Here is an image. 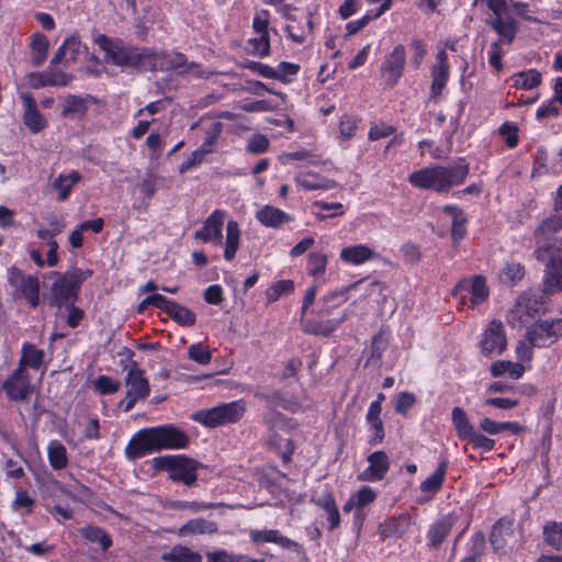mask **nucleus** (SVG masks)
Segmentation results:
<instances>
[{
    "instance_id": "nucleus-1",
    "label": "nucleus",
    "mask_w": 562,
    "mask_h": 562,
    "mask_svg": "<svg viewBox=\"0 0 562 562\" xmlns=\"http://www.w3.org/2000/svg\"><path fill=\"white\" fill-rule=\"evenodd\" d=\"M189 445V437L173 425L143 428L137 431L125 447V457L137 460L161 450L184 449Z\"/></svg>"
},
{
    "instance_id": "nucleus-2",
    "label": "nucleus",
    "mask_w": 562,
    "mask_h": 562,
    "mask_svg": "<svg viewBox=\"0 0 562 562\" xmlns=\"http://www.w3.org/2000/svg\"><path fill=\"white\" fill-rule=\"evenodd\" d=\"M468 176L469 165L464 162L431 165L412 172L408 182L418 189L442 193L462 184Z\"/></svg>"
},
{
    "instance_id": "nucleus-3",
    "label": "nucleus",
    "mask_w": 562,
    "mask_h": 562,
    "mask_svg": "<svg viewBox=\"0 0 562 562\" xmlns=\"http://www.w3.org/2000/svg\"><path fill=\"white\" fill-rule=\"evenodd\" d=\"M546 312V300L542 294L524 292L508 311L506 321L512 327H522Z\"/></svg>"
},
{
    "instance_id": "nucleus-4",
    "label": "nucleus",
    "mask_w": 562,
    "mask_h": 562,
    "mask_svg": "<svg viewBox=\"0 0 562 562\" xmlns=\"http://www.w3.org/2000/svg\"><path fill=\"white\" fill-rule=\"evenodd\" d=\"M94 43L104 52V59L109 64L116 66L145 65V52L139 53L136 49L127 48L121 40L99 34L94 37Z\"/></svg>"
},
{
    "instance_id": "nucleus-5",
    "label": "nucleus",
    "mask_w": 562,
    "mask_h": 562,
    "mask_svg": "<svg viewBox=\"0 0 562 562\" xmlns=\"http://www.w3.org/2000/svg\"><path fill=\"white\" fill-rule=\"evenodd\" d=\"M7 280L12 288V296L23 299L31 307H37L41 302V283L35 274H25L12 266L7 269Z\"/></svg>"
},
{
    "instance_id": "nucleus-6",
    "label": "nucleus",
    "mask_w": 562,
    "mask_h": 562,
    "mask_svg": "<svg viewBox=\"0 0 562 562\" xmlns=\"http://www.w3.org/2000/svg\"><path fill=\"white\" fill-rule=\"evenodd\" d=\"M155 469L169 472L172 481L182 482L190 486L196 481L200 464L183 456H164L153 459Z\"/></svg>"
},
{
    "instance_id": "nucleus-7",
    "label": "nucleus",
    "mask_w": 562,
    "mask_h": 562,
    "mask_svg": "<svg viewBox=\"0 0 562 562\" xmlns=\"http://www.w3.org/2000/svg\"><path fill=\"white\" fill-rule=\"evenodd\" d=\"M526 338L537 348H550L562 338V317L535 321L526 328Z\"/></svg>"
},
{
    "instance_id": "nucleus-8",
    "label": "nucleus",
    "mask_w": 562,
    "mask_h": 562,
    "mask_svg": "<svg viewBox=\"0 0 562 562\" xmlns=\"http://www.w3.org/2000/svg\"><path fill=\"white\" fill-rule=\"evenodd\" d=\"M468 294L470 295V303L473 307L487 300L490 290L485 277L477 274L464 278L460 280L451 291V295L462 303L465 302Z\"/></svg>"
},
{
    "instance_id": "nucleus-9",
    "label": "nucleus",
    "mask_w": 562,
    "mask_h": 562,
    "mask_svg": "<svg viewBox=\"0 0 562 562\" xmlns=\"http://www.w3.org/2000/svg\"><path fill=\"white\" fill-rule=\"evenodd\" d=\"M145 59L150 60L145 61L144 66H149L154 70H173L180 75H198V71L195 70L198 66L193 63L187 64L186 57L180 53H145L144 60Z\"/></svg>"
},
{
    "instance_id": "nucleus-10",
    "label": "nucleus",
    "mask_w": 562,
    "mask_h": 562,
    "mask_svg": "<svg viewBox=\"0 0 562 562\" xmlns=\"http://www.w3.org/2000/svg\"><path fill=\"white\" fill-rule=\"evenodd\" d=\"M507 347V337L502 322L492 321L483 330L480 349L484 357L502 355Z\"/></svg>"
},
{
    "instance_id": "nucleus-11",
    "label": "nucleus",
    "mask_w": 562,
    "mask_h": 562,
    "mask_svg": "<svg viewBox=\"0 0 562 562\" xmlns=\"http://www.w3.org/2000/svg\"><path fill=\"white\" fill-rule=\"evenodd\" d=\"M126 395L120 403L124 412L131 411L135 403L149 395V383L144 372L137 368H131L126 374Z\"/></svg>"
},
{
    "instance_id": "nucleus-12",
    "label": "nucleus",
    "mask_w": 562,
    "mask_h": 562,
    "mask_svg": "<svg viewBox=\"0 0 562 562\" xmlns=\"http://www.w3.org/2000/svg\"><path fill=\"white\" fill-rule=\"evenodd\" d=\"M351 290H363L366 295H371L374 292H381L383 290V285L380 281L376 280H361L344 289L329 292L322 299L324 304V312L329 313L333 308L342 304L347 300V293Z\"/></svg>"
},
{
    "instance_id": "nucleus-13",
    "label": "nucleus",
    "mask_w": 562,
    "mask_h": 562,
    "mask_svg": "<svg viewBox=\"0 0 562 562\" xmlns=\"http://www.w3.org/2000/svg\"><path fill=\"white\" fill-rule=\"evenodd\" d=\"M450 76V66L448 63V55L445 48L438 50L436 61L431 66L430 77V100H437L446 89Z\"/></svg>"
},
{
    "instance_id": "nucleus-14",
    "label": "nucleus",
    "mask_w": 562,
    "mask_h": 562,
    "mask_svg": "<svg viewBox=\"0 0 562 562\" xmlns=\"http://www.w3.org/2000/svg\"><path fill=\"white\" fill-rule=\"evenodd\" d=\"M225 215V211H213L203 223V226L194 233V238L212 245H222Z\"/></svg>"
},
{
    "instance_id": "nucleus-15",
    "label": "nucleus",
    "mask_w": 562,
    "mask_h": 562,
    "mask_svg": "<svg viewBox=\"0 0 562 562\" xmlns=\"http://www.w3.org/2000/svg\"><path fill=\"white\" fill-rule=\"evenodd\" d=\"M72 77L59 69L48 68L41 72H30L25 82L30 88L64 87L70 83Z\"/></svg>"
},
{
    "instance_id": "nucleus-16",
    "label": "nucleus",
    "mask_w": 562,
    "mask_h": 562,
    "mask_svg": "<svg viewBox=\"0 0 562 562\" xmlns=\"http://www.w3.org/2000/svg\"><path fill=\"white\" fill-rule=\"evenodd\" d=\"M406 61V52L403 45H396L385 57L381 66V74L386 82L394 86L403 75Z\"/></svg>"
},
{
    "instance_id": "nucleus-17",
    "label": "nucleus",
    "mask_w": 562,
    "mask_h": 562,
    "mask_svg": "<svg viewBox=\"0 0 562 562\" xmlns=\"http://www.w3.org/2000/svg\"><path fill=\"white\" fill-rule=\"evenodd\" d=\"M3 390L12 401H23L32 392L31 380L26 371L16 368L4 381Z\"/></svg>"
},
{
    "instance_id": "nucleus-18",
    "label": "nucleus",
    "mask_w": 562,
    "mask_h": 562,
    "mask_svg": "<svg viewBox=\"0 0 562 562\" xmlns=\"http://www.w3.org/2000/svg\"><path fill=\"white\" fill-rule=\"evenodd\" d=\"M378 498V492L371 486H362L356 492L351 493L348 501L344 504V513L355 512V517L362 520L366 507L373 504Z\"/></svg>"
},
{
    "instance_id": "nucleus-19",
    "label": "nucleus",
    "mask_w": 562,
    "mask_h": 562,
    "mask_svg": "<svg viewBox=\"0 0 562 562\" xmlns=\"http://www.w3.org/2000/svg\"><path fill=\"white\" fill-rule=\"evenodd\" d=\"M368 468L363 470L358 480L362 482H378L384 479L390 469V459L384 451H374L368 456Z\"/></svg>"
},
{
    "instance_id": "nucleus-20",
    "label": "nucleus",
    "mask_w": 562,
    "mask_h": 562,
    "mask_svg": "<svg viewBox=\"0 0 562 562\" xmlns=\"http://www.w3.org/2000/svg\"><path fill=\"white\" fill-rule=\"evenodd\" d=\"M412 525L413 516L408 513H402L379 524L378 533L382 539L402 538L408 532Z\"/></svg>"
},
{
    "instance_id": "nucleus-21",
    "label": "nucleus",
    "mask_w": 562,
    "mask_h": 562,
    "mask_svg": "<svg viewBox=\"0 0 562 562\" xmlns=\"http://www.w3.org/2000/svg\"><path fill=\"white\" fill-rule=\"evenodd\" d=\"M562 229V215H554L543 221L535 232V239L537 243V249L535 255L538 260H544L547 248L546 241L550 237Z\"/></svg>"
},
{
    "instance_id": "nucleus-22",
    "label": "nucleus",
    "mask_w": 562,
    "mask_h": 562,
    "mask_svg": "<svg viewBox=\"0 0 562 562\" xmlns=\"http://www.w3.org/2000/svg\"><path fill=\"white\" fill-rule=\"evenodd\" d=\"M457 520L458 516L454 513H449L436 519L427 531L428 546L431 549L439 548L449 536Z\"/></svg>"
},
{
    "instance_id": "nucleus-23",
    "label": "nucleus",
    "mask_w": 562,
    "mask_h": 562,
    "mask_svg": "<svg viewBox=\"0 0 562 562\" xmlns=\"http://www.w3.org/2000/svg\"><path fill=\"white\" fill-rule=\"evenodd\" d=\"M542 286L543 297L562 291V258H552L548 262Z\"/></svg>"
},
{
    "instance_id": "nucleus-24",
    "label": "nucleus",
    "mask_w": 562,
    "mask_h": 562,
    "mask_svg": "<svg viewBox=\"0 0 562 562\" xmlns=\"http://www.w3.org/2000/svg\"><path fill=\"white\" fill-rule=\"evenodd\" d=\"M373 248L366 244H355L342 247L339 259L350 266H360L376 258Z\"/></svg>"
},
{
    "instance_id": "nucleus-25",
    "label": "nucleus",
    "mask_w": 562,
    "mask_h": 562,
    "mask_svg": "<svg viewBox=\"0 0 562 562\" xmlns=\"http://www.w3.org/2000/svg\"><path fill=\"white\" fill-rule=\"evenodd\" d=\"M294 180L297 187L305 191H327L337 187V183L334 180L310 170L300 171L295 176Z\"/></svg>"
},
{
    "instance_id": "nucleus-26",
    "label": "nucleus",
    "mask_w": 562,
    "mask_h": 562,
    "mask_svg": "<svg viewBox=\"0 0 562 562\" xmlns=\"http://www.w3.org/2000/svg\"><path fill=\"white\" fill-rule=\"evenodd\" d=\"M442 213L451 220V238L453 245H458L467 235L468 218L462 209L457 205L447 204Z\"/></svg>"
},
{
    "instance_id": "nucleus-27",
    "label": "nucleus",
    "mask_w": 562,
    "mask_h": 562,
    "mask_svg": "<svg viewBox=\"0 0 562 562\" xmlns=\"http://www.w3.org/2000/svg\"><path fill=\"white\" fill-rule=\"evenodd\" d=\"M20 97L24 105V124L32 133H38L47 124L45 117L36 109L35 100L30 93H21Z\"/></svg>"
},
{
    "instance_id": "nucleus-28",
    "label": "nucleus",
    "mask_w": 562,
    "mask_h": 562,
    "mask_svg": "<svg viewBox=\"0 0 562 562\" xmlns=\"http://www.w3.org/2000/svg\"><path fill=\"white\" fill-rule=\"evenodd\" d=\"M57 277L56 281L52 285V300L58 305H68L72 303L77 296V289L64 274L54 272Z\"/></svg>"
},
{
    "instance_id": "nucleus-29",
    "label": "nucleus",
    "mask_w": 562,
    "mask_h": 562,
    "mask_svg": "<svg viewBox=\"0 0 562 562\" xmlns=\"http://www.w3.org/2000/svg\"><path fill=\"white\" fill-rule=\"evenodd\" d=\"M255 217L261 225L270 228H279L282 224L293 220L291 215L272 205L260 206Z\"/></svg>"
},
{
    "instance_id": "nucleus-30",
    "label": "nucleus",
    "mask_w": 562,
    "mask_h": 562,
    "mask_svg": "<svg viewBox=\"0 0 562 562\" xmlns=\"http://www.w3.org/2000/svg\"><path fill=\"white\" fill-rule=\"evenodd\" d=\"M487 24L498 34L497 42L510 44L517 34V22L509 14L498 18H488Z\"/></svg>"
},
{
    "instance_id": "nucleus-31",
    "label": "nucleus",
    "mask_w": 562,
    "mask_h": 562,
    "mask_svg": "<svg viewBox=\"0 0 562 562\" xmlns=\"http://www.w3.org/2000/svg\"><path fill=\"white\" fill-rule=\"evenodd\" d=\"M250 540L254 543H276L283 549L299 548V544L288 537H284L277 529L251 530L249 533Z\"/></svg>"
},
{
    "instance_id": "nucleus-32",
    "label": "nucleus",
    "mask_w": 562,
    "mask_h": 562,
    "mask_svg": "<svg viewBox=\"0 0 562 562\" xmlns=\"http://www.w3.org/2000/svg\"><path fill=\"white\" fill-rule=\"evenodd\" d=\"M217 525L204 518H193L182 525L178 530L179 537H192L198 535H213L217 532Z\"/></svg>"
},
{
    "instance_id": "nucleus-33",
    "label": "nucleus",
    "mask_w": 562,
    "mask_h": 562,
    "mask_svg": "<svg viewBox=\"0 0 562 562\" xmlns=\"http://www.w3.org/2000/svg\"><path fill=\"white\" fill-rule=\"evenodd\" d=\"M44 356V350L36 348L33 344L25 342L22 346L18 368L22 371H26V368L38 370L43 364Z\"/></svg>"
},
{
    "instance_id": "nucleus-34",
    "label": "nucleus",
    "mask_w": 562,
    "mask_h": 562,
    "mask_svg": "<svg viewBox=\"0 0 562 562\" xmlns=\"http://www.w3.org/2000/svg\"><path fill=\"white\" fill-rule=\"evenodd\" d=\"M448 462L442 460L436 471L420 483V491L426 494V499H431L437 492L442 487Z\"/></svg>"
},
{
    "instance_id": "nucleus-35",
    "label": "nucleus",
    "mask_w": 562,
    "mask_h": 562,
    "mask_svg": "<svg viewBox=\"0 0 562 562\" xmlns=\"http://www.w3.org/2000/svg\"><path fill=\"white\" fill-rule=\"evenodd\" d=\"M240 236L239 224L236 221H229L226 224L224 243V258L226 261H232L235 258L240 245Z\"/></svg>"
},
{
    "instance_id": "nucleus-36",
    "label": "nucleus",
    "mask_w": 562,
    "mask_h": 562,
    "mask_svg": "<svg viewBox=\"0 0 562 562\" xmlns=\"http://www.w3.org/2000/svg\"><path fill=\"white\" fill-rule=\"evenodd\" d=\"M315 504L321 507L327 514L328 529L334 530L340 524V515L336 505V501L331 492L325 491L317 499Z\"/></svg>"
},
{
    "instance_id": "nucleus-37",
    "label": "nucleus",
    "mask_w": 562,
    "mask_h": 562,
    "mask_svg": "<svg viewBox=\"0 0 562 562\" xmlns=\"http://www.w3.org/2000/svg\"><path fill=\"white\" fill-rule=\"evenodd\" d=\"M513 536V522L499 519L492 529L490 541L495 551H501L506 546L508 538Z\"/></svg>"
},
{
    "instance_id": "nucleus-38",
    "label": "nucleus",
    "mask_w": 562,
    "mask_h": 562,
    "mask_svg": "<svg viewBox=\"0 0 562 562\" xmlns=\"http://www.w3.org/2000/svg\"><path fill=\"white\" fill-rule=\"evenodd\" d=\"M80 180L81 175L78 171L72 170L68 173H60L53 182V188L58 191V200H67L74 186Z\"/></svg>"
},
{
    "instance_id": "nucleus-39",
    "label": "nucleus",
    "mask_w": 562,
    "mask_h": 562,
    "mask_svg": "<svg viewBox=\"0 0 562 562\" xmlns=\"http://www.w3.org/2000/svg\"><path fill=\"white\" fill-rule=\"evenodd\" d=\"M88 110V99L78 95H67L63 101L61 114L66 119L82 117Z\"/></svg>"
},
{
    "instance_id": "nucleus-40",
    "label": "nucleus",
    "mask_w": 562,
    "mask_h": 562,
    "mask_svg": "<svg viewBox=\"0 0 562 562\" xmlns=\"http://www.w3.org/2000/svg\"><path fill=\"white\" fill-rule=\"evenodd\" d=\"M526 368L520 362H512L507 360H498L491 364V374L498 378L508 374L512 379L518 380L525 373Z\"/></svg>"
},
{
    "instance_id": "nucleus-41",
    "label": "nucleus",
    "mask_w": 562,
    "mask_h": 562,
    "mask_svg": "<svg viewBox=\"0 0 562 562\" xmlns=\"http://www.w3.org/2000/svg\"><path fill=\"white\" fill-rule=\"evenodd\" d=\"M31 58L35 67L41 66L47 58L49 42L42 33H34L31 41Z\"/></svg>"
},
{
    "instance_id": "nucleus-42",
    "label": "nucleus",
    "mask_w": 562,
    "mask_h": 562,
    "mask_svg": "<svg viewBox=\"0 0 562 562\" xmlns=\"http://www.w3.org/2000/svg\"><path fill=\"white\" fill-rule=\"evenodd\" d=\"M165 562H202V555L188 547L177 544L161 555Z\"/></svg>"
},
{
    "instance_id": "nucleus-43",
    "label": "nucleus",
    "mask_w": 562,
    "mask_h": 562,
    "mask_svg": "<svg viewBox=\"0 0 562 562\" xmlns=\"http://www.w3.org/2000/svg\"><path fill=\"white\" fill-rule=\"evenodd\" d=\"M47 457L54 470H61L68 464V456L65 446L58 440H52L47 446Z\"/></svg>"
},
{
    "instance_id": "nucleus-44",
    "label": "nucleus",
    "mask_w": 562,
    "mask_h": 562,
    "mask_svg": "<svg viewBox=\"0 0 562 562\" xmlns=\"http://www.w3.org/2000/svg\"><path fill=\"white\" fill-rule=\"evenodd\" d=\"M223 424H233L241 419L246 412V404L243 400L233 401L218 405Z\"/></svg>"
},
{
    "instance_id": "nucleus-45",
    "label": "nucleus",
    "mask_w": 562,
    "mask_h": 562,
    "mask_svg": "<svg viewBox=\"0 0 562 562\" xmlns=\"http://www.w3.org/2000/svg\"><path fill=\"white\" fill-rule=\"evenodd\" d=\"M512 80L515 88L531 90L541 83V74L536 69H528L514 75Z\"/></svg>"
},
{
    "instance_id": "nucleus-46",
    "label": "nucleus",
    "mask_w": 562,
    "mask_h": 562,
    "mask_svg": "<svg viewBox=\"0 0 562 562\" xmlns=\"http://www.w3.org/2000/svg\"><path fill=\"white\" fill-rule=\"evenodd\" d=\"M451 419L457 435L461 440H464L474 430L465 411L461 407H454L452 409Z\"/></svg>"
},
{
    "instance_id": "nucleus-47",
    "label": "nucleus",
    "mask_w": 562,
    "mask_h": 562,
    "mask_svg": "<svg viewBox=\"0 0 562 562\" xmlns=\"http://www.w3.org/2000/svg\"><path fill=\"white\" fill-rule=\"evenodd\" d=\"M177 324L186 327H191L195 324V313L177 302H173L169 312L167 313Z\"/></svg>"
},
{
    "instance_id": "nucleus-48",
    "label": "nucleus",
    "mask_w": 562,
    "mask_h": 562,
    "mask_svg": "<svg viewBox=\"0 0 562 562\" xmlns=\"http://www.w3.org/2000/svg\"><path fill=\"white\" fill-rule=\"evenodd\" d=\"M191 418L194 422L211 428L224 425L218 406L195 412L192 414Z\"/></svg>"
},
{
    "instance_id": "nucleus-49",
    "label": "nucleus",
    "mask_w": 562,
    "mask_h": 562,
    "mask_svg": "<svg viewBox=\"0 0 562 562\" xmlns=\"http://www.w3.org/2000/svg\"><path fill=\"white\" fill-rule=\"evenodd\" d=\"M263 419L266 425L272 430L281 429L290 431L296 427V424L292 419L286 418L284 415L273 409L268 411Z\"/></svg>"
},
{
    "instance_id": "nucleus-50",
    "label": "nucleus",
    "mask_w": 562,
    "mask_h": 562,
    "mask_svg": "<svg viewBox=\"0 0 562 562\" xmlns=\"http://www.w3.org/2000/svg\"><path fill=\"white\" fill-rule=\"evenodd\" d=\"M327 255L315 251L307 257L306 271L310 276L317 279L325 274L327 267Z\"/></svg>"
},
{
    "instance_id": "nucleus-51",
    "label": "nucleus",
    "mask_w": 562,
    "mask_h": 562,
    "mask_svg": "<svg viewBox=\"0 0 562 562\" xmlns=\"http://www.w3.org/2000/svg\"><path fill=\"white\" fill-rule=\"evenodd\" d=\"M207 562H265L263 559H252L245 554H235L224 549L209 552Z\"/></svg>"
},
{
    "instance_id": "nucleus-52",
    "label": "nucleus",
    "mask_w": 562,
    "mask_h": 562,
    "mask_svg": "<svg viewBox=\"0 0 562 562\" xmlns=\"http://www.w3.org/2000/svg\"><path fill=\"white\" fill-rule=\"evenodd\" d=\"M546 543L555 550H562V522L548 521L543 526Z\"/></svg>"
},
{
    "instance_id": "nucleus-53",
    "label": "nucleus",
    "mask_w": 562,
    "mask_h": 562,
    "mask_svg": "<svg viewBox=\"0 0 562 562\" xmlns=\"http://www.w3.org/2000/svg\"><path fill=\"white\" fill-rule=\"evenodd\" d=\"M525 277V268L519 262L509 261L505 262L502 272L501 280L504 283L515 285Z\"/></svg>"
},
{
    "instance_id": "nucleus-54",
    "label": "nucleus",
    "mask_w": 562,
    "mask_h": 562,
    "mask_svg": "<svg viewBox=\"0 0 562 562\" xmlns=\"http://www.w3.org/2000/svg\"><path fill=\"white\" fill-rule=\"evenodd\" d=\"M80 533L88 541L98 542L103 550L109 549L112 544L110 536L99 527L86 526L80 529Z\"/></svg>"
},
{
    "instance_id": "nucleus-55",
    "label": "nucleus",
    "mask_w": 562,
    "mask_h": 562,
    "mask_svg": "<svg viewBox=\"0 0 562 562\" xmlns=\"http://www.w3.org/2000/svg\"><path fill=\"white\" fill-rule=\"evenodd\" d=\"M188 357L199 364L206 366L212 360V352L202 342H196L188 347Z\"/></svg>"
},
{
    "instance_id": "nucleus-56",
    "label": "nucleus",
    "mask_w": 562,
    "mask_h": 562,
    "mask_svg": "<svg viewBox=\"0 0 562 562\" xmlns=\"http://www.w3.org/2000/svg\"><path fill=\"white\" fill-rule=\"evenodd\" d=\"M472 445L475 449H481L485 452H490L495 447V440L486 437L484 434L476 431L475 429L464 439Z\"/></svg>"
},
{
    "instance_id": "nucleus-57",
    "label": "nucleus",
    "mask_w": 562,
    "mask_h": 562,
    "mask_svg": "<svg viewBox=\"0 0 562 562\" xmlns=\"http://www.w3.org/2000/svg\"><path fill=\"white\" fill-rule=\"evenodd\" d=\"M35 501L30 496L29 492L25 490H19L15 493V497L11 504L13 510L23 509L25 515H29L33 510V506Z\"/></svg>"
},
{
    "instance_id": "nucleus-58",
    "label": "nucleus",
    "mask_w": 562,
    "mask_h": 562,
    "mask_svg": "<svg viewBox=\"0 0 562 562\" xmlns=\"http://www.w3.org/2000/svg\"><path fill=\"white\" fill-rule=\"evenodd\" d=\"M92 385L100 394H113L119 391L121 383L108 375H100L93 380Z\"/></svg>"
},
{
    "instance_id": "nucleus-59",
    "label": "nucleus",
    "mask_w": 562,
    "mask_h": 562,
    "mask_svg": "<svg viewBox=\"0 0 562 562\" xmlns=\"http://www.w3.org/2000/svg\"><path fill=\"white\" fill-rule=\"evenodd\" d=\"M312 21L308 19L305 26H294L293 24H288L285 25L284 31L293 43L302 44L305 41L307 34L312 31Z\"/></svg>"
},
{
    "instance_id": "nucleus-60",
    "label": "nucleus",
    "mask_w": 562,
    "mask_h": 562,
    "mask_svg": "<svg viewBox=\"0 0 562 562\" xmlns=\"http://www.w3.org/2000/svg\"><path fill=\"white\" fill-rule=\"evenodd\" d=\"M293 289L294 283L292 280L278 281L267 290V300L268 302H276L282 294L290 293Z\"/></svg>"
},
{
    "instance_id": "nucleus-61",
    "label": "nucleus",
    "mask_w": 562,
    "mask_h": 562,
    "mask_svg": "<svg viewBox=\"0 0 562 562\" xmlns=\"http://www.w3.org/2000/svg\"><path fill=\"white\" fill-rule=\"evenodd\" d=\"M250 53L258 57H266L270 53V38L269 35H258L248 42Z\"/></svg>"
},
{
    "instance_id": "nucleus-62",
    "label": "nucleus",
    "mask_w": 562,
    "mask_h": 562,
    "mask_svg": "<svg viewBox=\"0 0 562 562\" xmlns=\"http://www.w3.org/2000/svg\"><path fill=\"white\" fill-rule=\"evenodd\" d=\"M358 125L356 119L344 115L339 122V139L340 142L350 140L357 132Z\"/></svg>"
},
{
    "instance_id": "nucleus-63",
    "label": "nucleus",
    "mask_w": 562,
    "mask_h": 562,
    "mask_svg": "<svg viewBox=\"0 0 562 562\" xmlns=\"http://www.w3.org/2000/svg\"><path fill=\"white\" fill-rule=\"evenodd\" d=\"M537 348L535 345H532L527 338L526 335L521 340L517 342V346L515 348V353L517 360L522 363L527 362L530 363L533 358V349Z\"/></svg>"
},
{
    "instance_id": "nucleus-64",
    "label": "nucleus",
    "mask_w": 562,
    "mask_h": 562,
    "mask_svg": "<svg viewBox=\"0 0 562 562\" xmlns=\"http://www.w3.org/2000/svg\"><path fill=\"white\" fill-rule=\"evenodd\" d=\"M499 135L509 148H514L518 144V127L513 122H505L499 127Z\"/></svg>"
}]
</instances>
